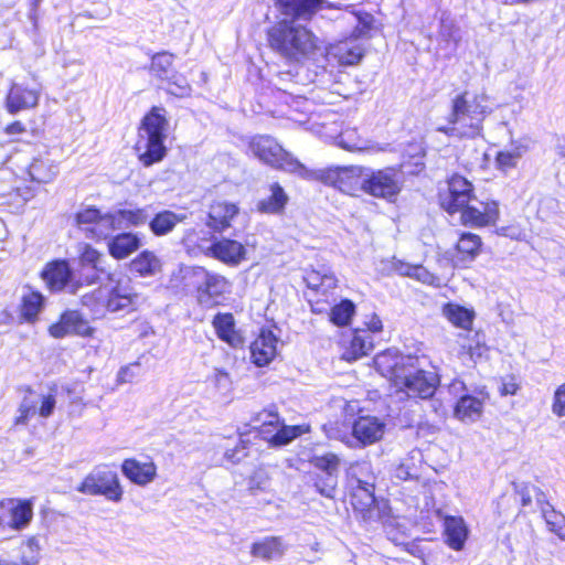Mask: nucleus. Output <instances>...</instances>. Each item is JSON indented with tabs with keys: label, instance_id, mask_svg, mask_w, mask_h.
<instances>
[{
	"label": "nucleus",
	"instance_id": "1",
	"mask_svg": "<svg viewBox=\"0 0 565 565\" xmlns=\"http://www.w3.org/2000/svg\"><path fill=\"white\" fill-rule=\"evenodd\" d=\"M269 49L288 63H302L321 51V40L308 26L282 19L266 30Z\"/></svg>",
	"mask_w": 565,
	"mask_h": 565
},
{
	"label": "nucleus",
	"instance_id": "2",
	"mask_svg": "<svg viewBox=\"0 0 565 565\" xmlns=\"http://www.w3.org/2000/svg\"><path fill=\"white\" fill-rule=\"evenodd\" d=\"M168 130L169 119L166 108L162 106L150 107L138 124L137 139L132 147L142 167L148 168L160 163L167 157Z\"/></svg>",
	"mask_w": 565,
	"mask_h": 565
},
{
	"label": "nucleus",
	"instance_id": "3",
	"mask_svg": "<svg viewBox=\"0 0 565 565\" xmlns=\"http://www.w3.org/2000/svg\"><path fill=\"white\" fill-rule=\"evenodd\" d=\"M486 100L487 97L482 94L470 96L467 90L457 94L451 99L448 126L438 128V131L450 137H476L482 130L483 121L490 113Z\"/></svg>",
	"mask_w": 565,
	"mask_h": 565
},
{
	"label": "nucleus",
	"instance_id": "4",
	"mask_svg": "<svg viewBox=\"0 0 565 565\" xmlns=\"http://www.w3.org/2000/svg\"><path fill=\"white\" fill-rule=\"evenodd\" d=\"M186 285L193 287L198 305L213 308L223 305L232 292V281L204 266H192L185 274Z\"/></svg>",
	"mask_w": 565,
	"mask_h": 565
},
{
	"label": "nucleus",
	"instance_id": "5",
	"mask_svg": "<svg viewBox=\"0 0 565 565\" xmlns=\"http://www.w3.org/2000/svg\"><path fill=\"white\" fill-rule=\"evenodd\" d=\"M247 152L271 169L303 174L307 169L270 135H254L247 140Z\"/></svg>",
	"mask_w": 565,
	"mask_h": 565
},
{
	"label": "nucleus",
	"instance_id": "6",
	"mask_svg": "<svg viewBox=\"0 0 565 565\" xmlns=\"http://www.w3.org/2000/svg\"><path fill=\"white\" fill-rule=\"evenodd\" d=\"M306 289L303 296L313 315L328 312L334 300V290L338 287V278L330 270H318L308 267L303 273Z\"/></svg>",
	"mask_w": 565,
	"mask_h": 565
},
{
	"label": "nucleus",
	"instance_id": "7",
	"mask_svg": "<svg viewBox=\"0 0 565 565\" xmlns=\"http://www.w3.org/2000/svg\"><path fill=\"white\" fill-rule=\"evenodd\" d=\"M343 501L348 503L356 518L372 521L381 518L375 497V483L358 478L354 472H348Z\"/></svg>",
	"mask_w": 565,
	"mask_h": 565
},
{
	"label": "nucleus",
	"instance_id": "8",
	"mask_svg": "<svg viewBox=\"0 0 565 565\" xmlns=\"http://www.w3.org/2000/svg\"><path fill=\"white\" fill-rule=\"evenodd\" d=\"M482 252V237L473 232L461 231L452 246L437 256V263L451 270L468 269Z\"/></svg>",
	"mask_w": 565,
	"mask_h": 565
},
{
	"label": "nucleus",
	"instance_id": "9",
	"mask_svg": "<svg viewBox=\"0 0 565 565\" xmlns=\"http://www.w3.org/2000/svg\"><path fill=\"white\" fill-rule=\"evenodd\" d=\"M313 471L307 472L309 483L327 499H335L338 493L339 457L333 452L311 456L308 460Z\"/></svg>",
	"mask_w": 565,
	"mask_h": 565
},
{
	"label": "nucleus",
	"instance_id": "10",
	"mask_svg": "<svg viewBox=\"0 0 565 565\" xmlns=\"http://www.w3.org/2000/svg\"><path fill=\"white\" fill-rule=\"evenodd\" d=\"M402 188L403 181L397 167L388 166L369 172L364 168L361 192L391 202L401 193Z\"/></svg>",
	"mask_w": 565,
	"mask_h": 565
},
{
	"label": "nucleus",
	"instance_id": "11",
	"mask_svg": "<svg viewBox=\"0 0 565 565\" xmlns=\"http://www.w3.org/2000/svg\"><path fill=\"white\" fill-rule=\"evenodd\" d=\"M260 415L264 419L256 427V433L268 448L286 446L308 431V428L302 425H286L276 411L264 409Z\"/></svg>",
	"mask_w": 565,
	"mask_h": 565
},
{
	"label": "nucleus",
	"instance_id": "12",
	"mask_svg": "<svg viewBox=\"0 0 565 565\" xmlns=\"http://www.w3.org/2000/svg\"><path fill=\"white\" fill-rule=\"evenodd\" d=\"M363 172L362 166H334L317 170L315 179L343 194L358 196L362 191Z\"/></svg>",
	"mask_w": 565,
	"mask_h": 565
},
{
	"label": "nucleus",
	"instance_id": "13",
	"mask_svg": "<svg viewBox=\"0 0 565 565\" xmlns=\"http://www.w3.org/2000/svg\"><path fill=\"white\" fill-rule=\"evenodd\" d=\"M76 490L86 495L104 497L114 503L120 502L125 493L118 473L111 469L94 470L86 475Z\"/></svg>",
	"mask_w": 565,
	"mask_h": 565
},
{
	"label": "nucleus",
	"instance_id": "14",
	"mask_svg": "<svg viewBox=\"0 0 565 565\" xmlns=\"http://www.w3.org/2000/svg\"><path fill=\"white\" fill-rule=\"evenodd\" d=\"M74 224L79 230H83L89 239L96 243L106 241L109 233L118 228L116 215L113 212L103 213L95 205H88L78 210L74 214Z\"/></svg>",
	"mask_w": 565,
	"mask_h": 565
},
{
	"label": "nucleus",
	"instance_id": "15",
	"mask_svg": "<svg viewBox=\"0 0 565 565\" xmlns=\"http://www.w3.org/2000/svg\"><path fill=\"white\" fill-rule=\"evenodd\" d=\"M438 385L439 381L433 373L425 370L411 372L407 365L392 387L408 397L427 399L435 394Z\"/></svg>",
	"mask_w": 565,
	"mask_h": 565
},
{
	"label": "nucleus",
	"instance_id": "16",
	"mask_svg": "<svg viewBox=\"0 0 565 565\" xmlns=\"http://www.w3.org/2000/svg\"><path fill=\"white\" fill-rule=\"evenodd\" d=\"M439 200L441 209L449 215L459 214L465 205L476 201L475 185L463 175L454 173L447 179V189Z\"/></svg>",
	"mask_w": 565,
	"mask_h": 565
},
{
	"label": "nucleus",
	"instance_id": "17",
	"mask_svg": "<svg viewBox=\"0 0 565 565\" xmlns=\"http://www.w3.org/2000/svg\"><path fill=\"white\" fill-rule=\"evenodd\" d=\"M500 218L499 202L493 199L470 201L459 212V222L465 227L484 228L495 226Z\"/></svg>",
	"mask_w": 565,
	"mask_h": 565
},
{
	"label": "nucleus",
	"instance_id": "18",
	"mask_svg": "<svg viewBox=\"0 0 565 565\" xmlns=\"http://www.w3.org/2000/svg\"><path fill=\"white\" fill-rule=\"evenodd\" d=\"M31 499L3 498L0 500V527L13 531L25 529L33 519Z\"/></svg>",
	"mask_w": 565,
	"mask_h": 565
},
{
	"label": "nucleus",
	"instance_id": "19",
	"mask_svg": "<svg viewBox=\"0 0 565 565\" xmlns=\"http://www.w3.org/2000/svg\"><path fill=\"white\" fill-rule=\"evenodd\" d=\"M96 329L78 310H64L58 319L47 328L49 334L54 339H63L67 335L93 338Z\"/></svg>",
	"mask_w": 565,
	"mask_h": 565
},
{
	"label": "nucleus",
	"instance_id": "20",
	"mask_svg": "<svg viewBox=\"0 0 565 565\" xmlns=\"http://www.w3.org/2000/svg\"><path fill=\"white\" fill-rule=\"evenodd\" d=\"M338 348L340 359L352 363L367 356L374 350L375 341L373 337L365 335V331L353 328L340 333Z\"/></svg>",
	"mask_w": 565,
	"mask_h": 565
},
{
	"label": "nucleus",
	"instance_id": "21",
	"mask_svg": "<svg viewBox=\"0 0 565 565\" xmlns=\"http://www.w3.org/2000/svg\"><path fill=\"white\" fill-rule=\"evenodd\" d=\"M39 88L24 83L12 82L4 96L3 106L9 115L34 109L40 103Z\"/></svg>",
	"mask_w": 565,
	"mask_h": 565
},
{
	"label": "nucleus",
	"instance_id": "22",
	"mask_svg": "<svg viewBox=\"0 0 565 565\" xmlns=\"http://www.w3.org/2000/svg\"><path fill=\"white\" fill-rule=\"evenodd\" d=\"M490 394L486 386L475 390V394L461 395L452 407V415L462 423H473L481 418Z\"/></svg>",
	"mask_w": 565,
	"mask_h": 565
},
{
	"label": "nucleus",
	"instance_id": "23",
	"mask_svg": "<svg viewBox=\"0 0 565 565\" xmlns=\"http://www.w3.org/2000/svg\"><path fill=\"white\" fill-rule=\"evenodd\" d=\"M204 254L231 267L239 265L247 258L244 244L230 237L215 238Z\"/></svg>",
	"mask_w": 565,
	"mask_h": 565
},
{
	"label": "nucleus",
	"instance_id": "24",
	"mask_svg": "<svg viewBox=\"0 0 565 565\" xmlns=\"http://www.w3.org/2000/svg\"><path fill=\"white\" fill-rule=\"evenodd\" d=\"M40 277L45 282L46 288L51 292H60L68 285L72 286L74 292L73 270L67 259H52L47 262L40 273Z\"/></svg>",
	"mask_w": 565,
	"mask_h": 565
},
{
	"label": "nucleus",
	"instance_id": "25",
	"mask_svg": "<svg viewBox=\"0 0 565 565\" xmlns=\"http://www.w3.org/2000/svg\"><path fill=\"white\" fill-rule=\"evenodd\" d=\"M239 214V206L226 200H213L207 209L205 225L213 232L222 234L232 226Z\"/></svg>",
	"mask_w": 565,
	"mask_h": 565
},
{
	"label": "nucleus",
	"instance_id": "26",
	"mask_svg": "<svg viewBox=\"0 0 565 565\" xmlns=\"http://www.w3.org/2000/svg\"><path fill=\"white\" fill-rule=\"evenodd\" d=\"M211 324L217 339L232 349H243L246 340L243 332L236 328L235 317L232 312H217L213 316Z\"/></svg>",
	"mask_w": 565,
	"mask_h": 565
},
{
	"label": "nucleus",
	"instance_id": "27",
	"mask_svg": "<svg viewBox=\"0 0 565 565\" xmlns=\"http://www.w3.org/2000/svg\"><path fill=\"white\" fill-rule=\"evenodd\" d=\"M120 469L127 480L139 487L150 484L158 476V467L151 458L143 462L134 457L126 458Z\"/></svg>",
	"mask_w": 565,
	"mask_h": 565
},
{
	"label": "nucleus",
	"instance_id": "28",
	"mask_svg": "<svg viewBox=\"0 0 565 565\" xmlns=\"http://www.w3.org/2000/svg\"><path fill=\"white\" fill-rule=\"evenodd\" d=\"M365 49L358 42V38L351 35L342 39L328 49L329 58L340 66H353L364 57Z\"/></svg>",
	"mask_w": 565,
	"mask_h": 565
},
{
	"label": "nucleus",
	"instance_id": "29",
	"mask_svg": "<svg viewBox=\"0 0 565 565\" xmlns=\"http://www.w3.org/2000/svg\"><path fill=\"white\" fill-rule=\"evenodd\" d=\"M77 259L81 269L92 268L94 274L84 277L81 276L77 280H75V288L94 285L100 279V275L105 274V268L102 266L104 255L90 244H83L79 249Z\"/></svg>",
	"mask_w": 565,
	"mask_h": 565
},
{
	"label": "nucleus",
	"instance_id": "30",
	"mask_svg": "<svg viewBox=\"0 0 565 565\" xmlns=\"http://www.w3.org/2000/svg\"><path fill=\"white\" fill-rule=\"evenodd\" d=\"M437 514L443 518V537L445 544L454 550H463L469 536V529L462 516L458 515H443L440 510Z\"/></svg>",
	"mask_w": 565,
	"mask_h": 565
},
{
	"label": "nucleus",
	"instance_id": "31",
	"mask_svg": "<svg viewBox=\"0 0 565 565\" xmlns=\"http://www.w3.org/2000/svg\"><path fill=\"white\" fill-rule=\"evenodd\" d=\"M373 366L393 386L407 363L397 350L385 349L373 358Z\"/></svg>",
	"mask_w": 565,
	"mask_h": 565
},
{
	"label": "nucleus",
	"instance_id": "32",
	"mask_svg": "<svg viewBox=\"0 0 565 565\" xmlns=\"http://www.w3.org/2000/svg\"><path fill=\"white\" fill-rule=\"evenodd\" d=\"M277 353V338L268 328H262L250 343V359L257 366L269 364Z\"/></svg>",
	"mask_w": 565,
	"mask_h": 565
},
{
	"label": "nucleus",
	"instance_id": "33",
	"mask_svg": "<svg viewBox=\"0 0 565 565\" xmlns=\"http://www.w3.org/2000/svg\"><path fill=\"white\" fill-rule=\"evenodd\" d=\"M279 12L290 18L289 21H310L322 8L323 0H276Z\"/></svg>",
	"mask_w": 565,
	"mask_h": 565
},
{
	"label": "nucleus",
	"instance_id": "34",
	"mask_svg": "<svg viewBox=\"0 0 565 565\" xmlns=\"http://www.w3.org/2000/svg\"><path fill=\"white\" fill-rule=\"evenodd\" d=\"M385 425L375 416H358L352 425V435L363 446L379 441L384 434Z\"/></svg>",
	"mask_w": 565,
	"mask_h": 565
},
{
	"label": "nucleus",
	"instance_id": "35",
	"mask_svg": "<svg viewBox=\"0 0 565 565\" xmlns=\"http://www.w3.org/2000/svg\"><path fill=\"white\" fill-rule=\"evenodd\" d=\"M108 254L117 260L126 259L141 247V239L137 233L120 232L108 236Z\"/></svg>",
	"mask_w": 565,
	"mask_h": 565
},
{
	"label": "nucleus",
	"instance_id": "36",
	"mask_svg": "<svg viewBox=\"0 0 565 565\" xmlns=\"http://www.w3.org/2000/svg\"><path fill=\"white\" fill-rule=\"evenodd\" d=\"M535 501L551 532L565 541V516L556 511L540 488H533Z\"/></svg>",
	"mask_w": 565,
	"mask_h": 565
},
{
	"label": "nucleus",
	"instance_id": "37",
	"mask_svg": "<svg viewBox=\"0 0 565 565\" xmlns=\"http://www.w3.org/2000/svg\"><path fill=\"white\" fill-rule=\"evenodd\" d=\"M28 291L20 299L18 318L21 323H35L44 308L45 297L41 291L26 286Z\"/></svg>",
	"mask_w": 565,
	"mask_h": 565
},
{
	"label": "nucleus",
	"instance_id": "38",
	"mask_svg": "<svg viewBox=\"0 0 565 565\" xmlns=\"http://www.w3.org/2000/svg\"><path fill=\"white\" fill-rule=\"evenodd\" d=\"M269 194L256 204L257 212L269 215H281L289 203V196L282 185L275 181L268 184Z\"/></svg>",
	"mask_w": 565,
	"mask_h": 565
},
{
	"label": "nucleus",
	"instance_id": "39",
	"mask_svg": "<svg viewBox=\"0 0 565 565\" xmlns=\"http://www.w3.org/2000/svg\"><path fill=\"white\" fill-rule=\"evenodd\" d=\"M137 299L136 292L116 285L108 291L104 307L108 312L130 313L137 309Z\"/></svg>",
	"mask_w": 565,
	"mask_h": 565
},
{
	"label": "nucleus",
	"instance_id": "40",
	"mask_svg": "<svg viewBox=\"0 0 565 565\" xmlns=\"http://www.w3.org/2000/svg\"><path fill=\"white\" fill-rule=\"evenodd\" d=\"M286 545L281 536H265L250 545V555L256 559L271 562L284 556Z\"/></svg>",
	"mask_w": 565,
	"mask_h": 565
},
{
	"label": "nucleus",
	"instance_id": "41",
	"mask_svg": "<svg viewBox=\"0 0 565 565\" xmlns=\"http://www.w3.org/2000/svg\"><path fill=\"white\" fill-rule=\"evenodd\" d=\"M441 313L455 328L465 331L472 330L476 318L473 309L449 301L441 306Z\"/></svg>",
	"mask_w": 565,
	"mask_h": 565
},
{
	"label": "nucleus",
	"instance_id": "42",
	"mask_svg": "<svg viewBox=\"0 0 565 565\" xmlns=\"http://www.w3.org/2000/svg\"><path fill=\"white\" fill-rule=\"evenodd\" d=\"M327 313L333 326L339 328L349 327L356 313V306L351 299L343 298L333 306L330 305Z\"/></svg>",
	"mask_w": 565,
	"mask_h": 565
},
{
	"label": "nucleus",
	"instance_id": "43",
	"mask_svg": "<svg viewBox=\"0 0 565 565\" xmlns=\"http://www.w3.org/2000/svg\"><path fill=\"white\" fill-rule=\"evenodd\" d=\"M181 220L182 218L174 212L163 210L154 214V216L148 221V225L153 235L164 236L171 233Z\"/></svg>",
	"mask_w": 565,
	"mask_h": 565
},
{
	"label": "nucleus",
	"instance_id": "44",
	"mask_svg": "<svg viewBox=\"0 0 565 565\" xmlns=\"http://www.w3.org/2000/svg\"><path fill=\"white\" fill-rule=\"evenodd\" d=\"M452 276V273H437L426 268L422 264H416L412 279L433 288H441L448 284Z\"/></svg>",
	"mask_w": 565,
	"mask_h": 565
},
{
	"label": "nucleus",
	"instance_id": "45",
	"mask_svg": "<svg viewBox=\"0 0 565 565\" xmlns=\"http://www.w3.org/2000/svg\"><path fill=\"white\" fill-rule=\"evenodd\" d=\"M28 173L33 182L46 184L54 180L57 170L51 161L34 158L28 168Z\"/></svg>",
	"mask_w": 565,
	"mask_h": 565
},
{
	"label": "nucleus",
	"instance_id": "46",
	"mask_svg": "<svg viewBox=\"0 0 565 565\" xmlns=\"http://www.w3.org/2000/svg\"><path fill=\"white\" fill-rule=\"evenodd\" d=\"M174 54L167 51L154 53L150 58L149 72L161 81L167 78V76L174 72Z\"/></svg>",
	"mask_w": 565,
	"mask_h": 565
},
{
	"label": "nucleus",
	"instance_id": "47",
	"mask_svg": "<svg viewBox=\"0 0 565 565\" xmlns=\"http://www.w3.org/2000/svg\"><path fill=\"white\" fill-rule=\"evenodd\" d=\"M130 267L141 277L151 276L159 267V259L153 252L145 249L131 260Z\"/></svg>",
	"mask_w": 565,
	"mask_h": 565
},
{
	"label": "nucleus",
	"instance_id": "48",
	"mask_svg": "<svg viewBox=\"0 0 565 565\" xmlns=\"http://www.w3.org/2000/svg\"><path fill=\"white\" fill-rule=\"evenodd\" d=\"M162 81L166 82L164 89L168 94L179 98L190 95L191 85L184 75L173 72Z\"/></svg>",
	"mask_w": 565,
	"mask_h": 565
},
{
	"label": "nucleus",
	"instance_id": "49",
	"mask_svg": "<svg viewBox=\"0 0 565 565\" xmlns=\"http://www.w3.org/2000/svg\"><path fill=\"white\" fill-rule=\"evenodd\" d=\"M113 213L116 215V220L120 218L127 226L138 227L149 221V214L145 207L119 209Z\"/></svg>",
	"mask_w": 565,
	"mask_h": 565
},
{
	"label": "nucleus",
	"instance_id": "50",
	"mask_svg": "<svg viewBox=\"0 0 565 565\" xmlns=\"http://www.w3.org/2000/svg\"><path fill=\"white\" fill-rule=\"evenodd\" d=\"M358 24L352 33L355 38H370V32L374 28V17L365 11H359L355 13Z\"/></svg>",
	"mask_w": 565,
	"mask_h": 565
},
{
	"label": "nucleus",
	"instance_id": "51",
	"mask_svg": "<svg viewBox=\"0 0 565 565\" xmlns=\"http://www.w3.org/2000/svg\"><path fill=\"white\" fill-rule=\"evenodd\" d=\"M269 477L263 469L255 470L247 479V489L250 493L264 491L268 483Z\"/></svg>",
	"mask_w": 565,
	"mask_h": 565
},
{
	"label": "nucleus",
	"instance_id": "52",
	"mask_svg": "<svg viewBox=\"0 0 565 565\" xmlns=\"http://www.w3.org/2000/svg\"><path fill=\"white\" fill-rule=\"evenodd\" d=\"M249 445V440L239 439L232 449L225 451L224 457L228 461L236 463L247 457Z\"/></svg>",
	"mask_w": 565,
	"mask_h": 565
},
{
	"label": "nucleus",
	"instance_id": "53",
	"mask_svg": "<svg viewBox=\"0 0 565 565\" xmlns=\"http://www.w3.org/2000/svg\"><path fill=\"white\" fill-rule=\"evenodd\" d=\"M359 328L365 331V335L374 338V334H379L384 330V324L381 317L373 312L366 317L363 326Z\"/></svg>",
	"mask_w": 565,
	"mask_h": 565
},
{
	"label": "nucleus",
	"instance_id": "54",
	"mask_svg": "<svg viewBox=\"0 0 565 565\" xmlns=\"http://www.w3.org/2000/svg\"><path fill=\"white\" fill-rule=\"evenodd\" d=\"M26 132V125L20 119L12 120L3 127V134L11 137L12 142L21 141L19 136L25 135Z\"/></svg>",
	"mask_w": 565,
	"mask_h": 565
},
{
	"label": "nucleus",
	"instance_id": "55",
	"mask_svg": "<svg viewBox=\"0 0 565 565\" xmlns=\"http://www.w3.org/2000/svg\"><path fill=\"white\" fill-rule=\"evenodd\" d=\"M552 412L558 416H565V383L556 387L552 402Z\"/></svg>",
	"mask_w": 565,
	"mask_h": 565
},
{
	"label": "nucleus",
	"instance_id": "56",
	"mask_svg": "<svg viewBox=\"0 0 565 565\" xmlns=\"http://www.w3.org/2000/svg\"><path fill=\"white\" fill-rule=\"evenodd\" d=\"M519 153L511 151H499L495 156V164L501 170H509L516 166Z\"/></svg>",
	"mask_w": 565,
	"mask_h": 565
},
{
	"label": "nucleus",
	"instance_id": "57",
	"mask_svg": "<svg viewBox=\"0 0 565 565\" xmlns=\"http://www.w3.org/2000/svg\"><path fill=\"white\" fill-rule=\"evenodd\" d=\"M519 390L520 384L514 375L510 374L501 380V385L499 388L500 395H515L519 392Z\"/></svg>",
	"mask_w": 565,
	"mask_h": 565
},
{
	"label": "nucleus",
	"instance_id": "58",
	"mask_svg": "<svg viewBox=\"0 0 565 565\" xmlns=\"http://www.w3.org/2000/svg\"><path fill=\"white\" fill-rule=\"evenodd\" d=\"M56 399L54 394L43 395L41 398V405L39 407V415L43 418L50 417L55 408Z\"/></svg>",
	"mask_w": 565,
	"mask_h": 565
},
{
	"label": "nucleus",
	"instance_id": "59",
	"mask_svg": "<svg viewBox=\"0 0 565 565\" xmlns=\"http://www.w3.org/2000/svg\"><path fill=\"white\" fill-rule=\"evenodd\" d=\"M415 265L416 264H411L398 259L392 263V268L397 275L402 277L413 278Z\"/></svg>",
	"mask_w": 565,
	"mask_h": 565
},
{
	"label": "nucleus",
	"instance_id": "60",
	"mask_svg": "<svg viewBox=\"0 0 565 565\" xmlns=\"http://www.w3.org/2000/svg\"><path fill=\"white\" fill-rule=\"evenodd\" d=\"M34 414L35 409L32 405L21 404L19 415L14 418V425H25Z\"/></svg>",
	"mask_w": 565,
	"mask_h": 565
},
{
	"label": "nucleus",
	"instance_id": "61",
	"mask_svg": "<svg viewBox=\"0 0 565 565\" xmlns=\"http://www.w3.org/2000/svg\"><path fill=\"white\" fill-rule=\"evenodd\" d=\"M351 134H352V131H350V130L342 132L340 135L339 145L343 149L349 150V151L362 150L363 149L362 142H360V141L351 142L350 140L347 139V136L350 137Z\"/></svg>",
	"mask_w": 565,
	"mask_h": 565
},
{
	"label": "nucleus",
	"instance_id": "62",
	"mask_svg": "<svg viewBox=\"0 0 565 565\" xmlns=\"http://www.w3.org/2000/svg\"><path fill=\"white\" fill-rule=\"evenodd\" d=\"M533 488H535V487L534 486H532V487L524 486L523 488H521L518 491L520 504L522 507H529L532 504V492L534 493Z\"/></svg>",
	"mask_w": 565,
	"mask_h": 565
},
{
	"label": "nucleus",
	"instance_id": "63",
	"mask_svg": "<svg viewBox=\"0 0 565 565\" xmlns=\"http://www.w3.org/2000/svg\"><path fill=\"white\" fill-rule=\"evenodd\" d=\"M131 372H130V367L128 365L126 366H122L119 372H118V375H117V382L118 383H126V382H129L131 380Z\"/></svg>",
	"mask_w": 565,
	"mask_h": 565
},
{
	"label": "nucleus",
	"instance_id": "64",
	"mask_svg": "<svg viewBox=\"0 0 565 565\" xmlns=\"http://www.w3.org/2000/svg\"><path fill=\"white\" fill-rule=\"evenodd\" d=\"M557 149L559 154L565 157V138L558 141Z\"/></svg>",
	"mask_w": 565,
	"mask_h": 565
}]
</instances>
